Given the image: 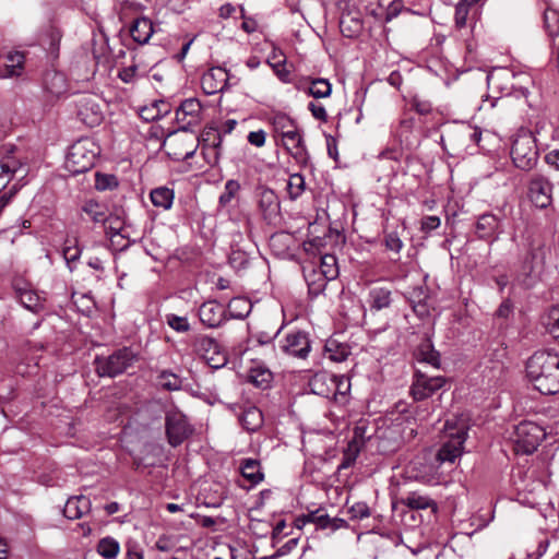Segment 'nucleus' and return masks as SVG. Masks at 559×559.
<instances>
[{
	"label": "nucleus",
	"instance_id": "bb28decb",
	"mask_svg": "<svg viewBox=\"0 0 559 559\" xmlns=\"http://www.w3.org/2000/svg\"><path fill=\"white\" fill-rule=\"evenodd\" d=\"M415 356L419 362L429 364L435 368H438L440 365V355L433 348V345L429 338H426L418 345L415 352Z\"/></svg>",
	"mask_w": 559,
	"mask_h": 559
},
{
	"label": "nucleus",
	"instance_id": "79ce46f5",
	"mask_svg": "<svg viewBox=\"0 0 559 559\" xmlns=\"http://www.w3.org/2000/svg\"><path fill=\"white\" fill-rule=\"evenodd\" d=\"M318 273L324 275L325 278L334 280L338 275L336 266V258L333 254H325L321 257V262Z\"/></svg>",
	"mask_w": 559,
	"mask_h": 559
},
{
	"label": "nucleus",
	"instance_id": "e433bc0d",
	"mask_svg": "<svg viewBox=\"0 0 559 559\" xmlns=\"http://www.w3.org/2000/svg\"><path fill=\"white\" fill-rule=\"evenodd\" d=\"M251 309V302L242 297L233 298L227 306V311L234 319H245L250 313Z\"/></svg>",
	"mask_w": 559,
	"mask_h": 559
},
{
	"label": "nucleus",
	"instance_id": "9b49d317",
	"mask_svg": "<svg viewBox=\"0 0 559 559\" xmlns=\"http://www.w3.org/2000/svg\"><path fill=\"white\" fill-rule=\"evenodd\" d=\"M445 383V379L441 376L429 377L420 370H416L409 393L415 401H423L432 396Z\"/></svg>",
	"mask_w": 559,
	"mask_h": 559
},
{
	"label": "nucleus",
	"instance_id": "bf43d9fd",
	"mask_svg": "<svg viewBox=\"0 0 559 559\" xmlns=\"http://www.w3.org/2000/svg\"><path fill=\"white\" fill-rule=\"evenodd\" d=\"M384 246L388 250L399 253L403 248V241L396 231H391L384 235Z\"/></svg>",
	"mask_w": 559,
	"mask_h": 559
},
{
	"label": "nucleus",
	"instance_id": "b1692460",
	"mask_svg": "<svg viewBox=\"0 0 559 559\" xmlns=\"http://www.w3.org/2000/svg\"><path fill=\"white\" fill-rule=\"evenodd\" d=\"M82 213L85 214L86 219L103 224L108 219L109 210L106 204L91 199L82 205Z\"/></svg>",
	"mask_w": 559,
	"mask_h": 559
},
{
	"label": "nucleus",
	"instance_id": "423d86ee",
	"mask_svg": "<svg viewBox=\"0 0 559 559\" xmlns=\"http://www.w3.org/2000/svg\"><path fill=\"white\" fill-rule=\"evenodd\" d=\"M545 436L544 429L537 424L533 421L520 423L515 427L513 435L515 451L522 454H532Z\"/></svg>",
	"mask_w": 559,
	"mask_h": 559
},
{
	"label": "nucleus",
	"instance_id": "a878e982",
	"mask_svg": "<svg viewBox=\"0 0 559 559\" xmlns=\"http://www.w3.org/2000/svg\"><path fill=\"white\" fill-rule=\"evenodd\" d=\"M240 473L242 477L249 481L250 486H255L263 480V473L258 460L245 459L240 464Z\"/></svg>",
	"mask_w": 559,
	"mask_h": 559
},
{
	"label": "nucleus",
	"instance_id": "7c9ffc66",
	"mask_svg": "<svg viewBox=\"0 0 559 559\" xmlns=\"http://www.w3.org/2000/svg\"><path fill=\"white\" fill-rule=\"evenodd\" d=\"M324 353L330 360L342 362L346 360L350 350L346 344L341 343L335 338H329L324 346Z\"/></svg>",
	"mask_w": 559,
	"mask_h": 559
},
{
	"label": "nucleus",
	"instance_id": "7ed1b4c3",
	"mask_svg": "<svg viewBox=\"0 0 559 559\" xmlns=\"http://www.w3.org/2000/svg\"><path fill=\"white\" fill-rule=\"evenodd\" d=\"M510 156L518 169L523 171L534 169L539 157L534 135L528 131L515 134L511 143Z\"/></svg>",
	"mask_w": 559,
	"mask_h": 559
},
{
	"label": "nucleus",
	"instance_id": "de8ad7c7",
	"mask_svg": "<svg viewBox=\"0 0 559 559\" xmlns=\"http://www.w3.org/2000/svg\"><path fill=\"white\" fill-rule=\"evenodd\" d=\"M415 314L420 319H426L431 316V311L436 308V300L430 295L423 298L418 304L412 306Z\"/></svg>",
	"mask_w": 559,
	"mask_h": 559
},
{
	"label": "nucleus",
	"instance_id": "2eb2a0df",
	"mask_svg": "<svg viewBox=\"0 0 559 559\" xmlns=\"http://www.w3.org/2000/svg\"><path fill=\"white\" fill-rule=\"evenodd\" d=\"M194 349L212 368H219L226 362V357L221 353L218 343L214 338L198 337L194 342Z\"/></svg>",
	"mask_w": 559,
	"mask_h": 559
},
{
	"label": "nucleus",
	"instance_id": "f257e3e1",
	"mask_svg": "<svg viewBox=\"0 0 559 559\" xmlns=\"http://www.w3.org/2000/svg\"><path fill=\"white\" fill-rule=\"evenodd\" d=\"M526 376L535 390L545 395L559 392V355L550 350L534 353L526 362Z\"/></svg>",
	"mask_w": 559,
	"mask_h": 559
},
{
	"label": "nucleus",
	"instance_id": "c85d7f7f",
	"mask_svg": "<svg viewBox=\"0 0 559 559\" xmlns=\"http://www.w3.org/2000/svg\"><path fill=\"white\" fill-rule=\"evenodd\" d=\"M499 221L493 214H483L476 224V234L481 239H489L495 236Z\"/></svg>",
	"mask_w": 559,
	"mask_h": 559
},
{
	"label": "nucleus",
	"instance_id": "393cba45",
	"mask_svg": "<svg viewBox=\"0 0 559 559\" xmlns=\"http://www.w3.org/2000/svg\"><path fill=\"white\" fill-rule=\"evenodd\" d=\"M297 88L306 92L314 98H325L332 93V85L325 79H313L310 81L309 85H306L304 82H299L297 84Z\"/></svg>",
	"mask_w": 559,
	"mask_h": 559
},
{
	"label": "nucleus",
	"instance_id": "09e8293b",
	"mask_svg": "<svg viewBox=\"0 0 559 559\" xmlns=\"http://www.w3.org/2000/svg\"><path fill=\"white\" fill-rule=\"evenodd\" d=\"M21 304L23 307L34 313H38L45 309L44 302L33 292H25L21 294Z\"/></svg>",
	"mask_w": 559,
	"mask_h": 559
},
{
	"label": "nucleus",
	"instance_id": "864d4df0",
	"mask_svg": "<svg viewBox=\"0 0 559 559\" xmlns=\"http://www.w3.org/2000/svg\"><path fill=\"white\" fill-rule=\"evenodd\" d=\"M158 384L163 389L175 391L181 388V380L171 372L163 371L158 377Z\"/></svg>",
	"mask_w": 559,
	"mask_h": 559
},
{
	"label": "nucleus",
	"instance_id": "39448f33",
	"mask_svg": "<svg viewBox=\"0 0 559 559\" xmlns=\"http://www.w3.org/2000/svg\"><path fill=\"white\" fill-rule=\"evenodd\" d=\"M138 359V354L130 347H123L107 357L95 358V370L99 377L114 378L124 372Z\"/></svg>",
	"mask_w": 559,
	"mask_h": 559
},
{
	"label": "nucleus",
	"instance_id": "c9c22d12",
	"mask_svg": "<svg viewBox=\"0 0 559 559\" xmlns=\"http://www.w3.org/2000/svg\"><path fill=\"white\" fill-rule=\"evenodd\" d=\"M24 63V55L19 51L9 52L5 57V72L0 74L2 78H12L21 74Z\"/></svg>",
	"mask_w": 559,
	"mask_h": 559
},
{
	"label": "nucleus",
	"instance_id": "c756f323",
	"mask_svg": "<svg viewBox=\"0 0 559 559\" xmlns=\"http://www.w3.org/2000/svg\"><path fill=\"white\" fill-rule=\"evenodd\" d=\"M150 199L154 206L166 211L173 205L175 192L168 187H157L151 191Z\"/></svg>",
	"mask_w": 559,
	"mask_h": 559
},
{
	"label": "nucleus",
	"instance_id": "aec40b11",
	"mask_svg": "<svg viewBox=\"0 0 559 559\" xmlns=\"http://www.w3.org/2000/svg\"><path fill=\"white\" fill-rule=\"evenodd\" d=\"M227 82V72L221 68H212L201 78V87L206 95H214L223 91Z\"/></svg>",
	"mask_w": 559,
	"mask_h": 559
},
{
	"label": "nucleus",
	"instance_id": "5fc2aeb1",
	"mask_svg": "<svg viewBox=\"0 0 559 559\" xmlns=\"http://www.w3.org/2000/svg\"><path fill=\"white\" fill-rule=\"evenodd\" d=\"M118 186L116 176L110 174L96 173L95 188L99 191L110 190Z\"/></svg>",
	"mask_w": 559,
	"mask_h": 559
},
{
	"label": "nucleus",
	"instance_id": "6e6552de",
	"mask_svg": "<svg viewBox=\"0 0 559 559\" xmlns=\"http://www.w3.org/2000/svg\"><path fill=\"white\" fill-rule=\"evenodd\" d=\"M511 479L519 492L537 493L545 489V479L537 466L519 465L512 471Z\"/></svg>",
	"mask_w": 559,
	"mask_h": 559
},
{
	"label": "nucleus",
	"instance_id": "680f3d73",
	"mask_svg": "<svg viewBox=\"0 0 559 559\" xmlns=\"http://www.w3.org/2000/svg\"><path fill=\"white\" fill-rule=\"evenodd\" d=\"M217 136H218L217 128H209L202 134L203 142L206 145L216 150V155L219 154V142H215V139H217Z\"/></svg>",
	"mask_w": 559,
	"mask_h": 559
},
{
	"label": "nucleus",
	"instance_id": "4c0bfd02",
	"mask_svg": "<svg viewBox=\"0 0 559 559\" xmlns=\"http://www.w3.org/2000/svg\"><path fill=\"white\" fill-rule=\"evenodd\" d=\"M45 86L53 95L59 96L66 92V80L59 72H48L45 76Z\"/></svg>",
	"mask_w": 559,
	"mask_h": 559
},
{
	"label": "nucleus",
	"instance_id": "a211bd4d",
	"mask_svg": "<svg viewBox=\"0 0 559 559\" xmlns=\"http://www.w3.org/2000/svg\"><path fill=\"white\" fill-rule=\"evenodd\" d=\"M467 432L459 430L445 441L437 453V460L440 463H453L462 454L463 444L466 440Z\"/></svg>",
	"mask_w": 559,
	"mask_h": 559
},
{
	"label": "nucleus",
	"instance_id": "a18cd8bd",
	"mask_svg": "<svg viewBox=\"0 0 559 559\" xmlns=\"http://www.w3.org/2000/svg\"><path fill=\"white\" fill-rule=\"evenodd\" d=\"M299 522H302V524L313 523L317 525V527L321 530H326L329 523V515L324 513L322 510H316L309 512L306 515L299 516L298 523Z\"/></svg>",
	"mask_w": 559,
	"mask_h": 559
},
{
	"label": "nucleus",
	"instance_id": "cd10ccee",
	"mask_svg": "<svg viewBox=\"0 0 559 559\" xmlns=\"http://www.w3.org/2000/svg\"><path fill=\"white\" fill-rule=\"evenodd\" d=\"M239 420L247 431L254 432L263 425V415L258 407L249 406L243 409Z\"/></svg>",
	"mask_w": 559,
	"mask_h": 559
},
{
	"label": "nucleus",
	"instance_id": "a19ab883",
	"mask_svg": "<svg viewBox=\"0 0 559 559\" xmlns=\"http://www.w3.org/2000/svg\"><path fill=\"white\" fill-rule=\"evenodd\" d=\"M306 190L305 177L299 174H293L289 176L287 182V193L290 200H297Z\"/></svg>",
	"mask_w": 559,
	"mask_h": 559
},
{
	"label": "nucleus",
	"instance_id": "72a5a7b5",
	"mask_svg": "<svg viewBox=\"0 0 559 559\" xmlns=\"http://www.w3.org/2000/svg\"><path fill=\"white\" fill-rule=\"evenodd\" d=\"M272 380V372L262 366L251 368L248 374V381L262 390L270 388Z\"/></svg>",
	"mask_w": 559,
	"mask_h": 559
},
{
	"label": "nucleus",
	"instance_id": "49530a36",
	"mask_svg": "<svg viewBox=\"0 0 559 559\" xmlns=\"http://www.w3.org/2000/svg\"><path fill=\"white\" fill-rule=\"evenodd\" d=\"M240 191V183L237 180L229 179L225 182L224 191L218 198V203L221 206H227L231 200L238 194Z\"/></svg>",
	"mask_w": 559,
	"mask_h": 559
},
{
	"label": "nucleus",
	"instance_id": "338daca9",
	"mask_svg": "<svg viewBox=\"0 0 559 559\" xmlns=\"http://www.w3.org/2000/svg\"><path fill=\"white\" fill-rule=\"evenodd\" d=\"M247 140L251 145L255 147H262L266 141V133L262 129L258 131H251L249 132Z\"/></svg>",
	"mask_w": 559,
	"mask_h": 559
},
{
	"label": "nucleus",
	"instance_id": "ddd939ff",
	"mask_svg": "<svg viewBox=\"0 0 559 559\" xmlns=\"http://www.w3.org/2000/svg\"><path fill=\"white\" fill-rule=\"evenodd\" d=\"M103 225L115 250L123 251L130 246L129 228L124 226V222L119 216H112L109 213L107 222L103 223Z\"/></svg>",
	"mask_w": 559,
	"mask_h": 559
},
{
	"label": "nucleus",
	"instance_id": "dca6fc26",
	"mask_svg": "<svg viewBox=\"0 0 559 559\" xmlns=\"http://www.w3.org/2000/svg\"><path fill=\"white\" fill-rule=\"evenodd\" d=\"M169 411L166 401L153 399L142 405V426L145 428H160L163 415Z\"/></svg>",
	"mask_w": 559,
	"mask_h": 559
},
{
	"label": "nucleus",
	"instance_id": "9d476101",
	"mask_svg": "<svg viewBox=\"0 0 559 559\" xmlns=\"http://www.w3.org/2000/svg\"><path fill=\"white\" fill-rule=\"evenodd\" d=\"M552 183L543 175L531 177L527 186V195L531 202L539 209H547L552 202Z\"/></svg>",
	"mask_w": 559,
	"mask_h": 559
},
{
	"label": "nucleus",
	"instance_id": "8fccbe9b",
	"mask_svg": "<svg viewBox=\"0 0 559 559\" xmlns=\"http://www.w3.org/2000/svg\"><path fill=\"white\" fill-rule=\"evenodd\" d=\"M335 390H332L331 399H334L336 402L344 403L346 401L347 393L350 390V382L345 377L335 376Z\"/></svg>",
	"mask_w": 559,
	"mask_h": 559
},
{
	"label": "nucleus",
	"instance_id": "13d9d810",
	"mask_svg": "<svg viewBox=\"0 0 559 559\" xmlns=\"http://www.w3.org/2000/svg\"><path fill=\"white\" fill-rule=\"evenodd\" d=\"M200 111L201 104L197 99L189 98L181 103L177 115L179 116L180 114H182L197 117L200 114Z\"/></svg>",
	"mask_w": 559,
	"mask_h": 559
},
{
	"label": "nucleus",
	"instance_id": "6e6d98bb",
	"mask_svg": "<svg viewBox=\"0 0 559 559\" xmlns=\"http://www.w3.org/2000/svg\"><path fill=\"white\" fill-rule=\"evenodd\" d=\"M166 322L174 331L179 333H185L190 330V324L187 317L169 313L166 316Z\"/></svg>",
	"mask_w": 559,
	"mask_h": 559
},
{
	"label": "nucleus",
	"instance_id": "e2e57ef3",
	"mask_svg": "<svg viewBox=\"0 0 559 559\" xmlns=\"http://www.w3.org/2000/svg\"><path fill=\"white\" fill-rule=\"evenodd\" d=\"M276 76L283 83H290V71L285 68V60H280L275 63H271Z\"/></svg>",
	"mask_w": 559,
	"mask_h": 559
},
{
	"label": "nucleus",
	"instance_id": "774afa93",
	"mask_svg": "<svg viewBox=\"0 0 559 559\" xmlns=\"http://www.w3.org/2000/svg\"><path fill=\"white\" fill-rule=\"evenodd\" d=\"M548 333L559 342V316H550L546 322Z\"/></svg>",
	"mask_w": 559,
	"mask_h": 559
},
{
	"label": "nucleus",
	"instance_id": "f3484780",
	"mask_svg": "<svg viewBox=\"0 0 559 559\" xmlns=\"http://www.w3.org/2000/svg\"><path fill=\"white\" fill-rule=\"evenodd\" d=\"M257 203L265 221H272L280 211V201L274 190L267 187L257 189Z\"/></svg>",
	"mask_w": 559,
	"mask_h": 559
},
{
	"label": "nucleus",
	"instance_id": "4d7b16f0",
	"mask_svg": "<svg viewBox=\"0 0 559 559\" xmlns=\"http://www.w3.org/2000/svg\"><path fill=\"white\" fill-rule=\"evenodd\" d=\"M352 520H362L370 516V508L366 502H355L348 508Z\"/></svg>",
	"mask_w": 559,
	"mask_h": 559
},
{
	"label": "nucleus",
	"instance_id": "58836bf2",
	"mask_svg": "<svg viewBox=\"0 0 559 559\" xmlns=\"http://www.w3.org/2000/svg\"><path fill=\"white\" fill-rule=\"evenodd\" d=\"M306 281L308 284L309 294L312 296H318L324 292L326 284L330 278H325V276L313 270L308 275H306Z\"/></svg>",
	"mask_w": 559,
	"mask_h": 559
},
{
	"label": "nucleus",
	"instance_id": "f8f14e48",
	"mask_svg": "<svg viewBox=\"0 0 559 559\" xmlns=\"http://www.w3.org/2000/svg\"><path fill=\"white\" fill-rule=\"evenodd\" d=\"M75 107L79 120L85 126L93 128L103 121V111L95 96H81L76 100Z\"/></svg>",
	"mask_w": 559,
	"mask_h": 559
},
{
	"label": "nucleus",
	"instance_id": "412c9836",
	"mask_svg": "<svg viewBox=\"0 0 559 559\" xmlns=\"http://www.w3.org/2000/svg\"><path fill=\"white\" fill-rule=\"evenodd\" d=\"M401 503L411 510H430L433 516H436L439 509L435 499L420 491L408 492L401 499Z\"/></svg>",
	"mask_w": 559,
	"mask_h": 559
},
{
	"label": "nucleus",
	"instance_id": "f704fd0d",
	"mask_svg": "<svg viewBox=\"0 0 559 559\" xmlns=\"http://www.w3.org/2000/svg\"><path fill=\"white\" fill-rule=\"evenodd\" d=\"M391 290L383 287H374L369 293L371 309L381 310L391 305Z\"/></svg>",
	"mask_w": 559,
	"mask_h": 559
},
{
	"label": "nucleus",
	"instance_id": "69168bd1",
	"mask_svg": "<svg viewBox=\"0 0 559 559\" xmlns=\"http://www.w3.org/2000/svg\"><path fill=\"white\" fill-rule=\"evenodd\" d=\"M136 72H138V64L136 63H132L128 67H123L120 71H119V78L126 82V83H131L133 82L135 79H136Z\"/></svg>",
	"mask_w": 559,
	"mask_h": 559
},
{
	"label": "nucleus",
	"instance_id": "052dcab7",
	"mask_svg": "<svg viewBox=\"0 0 559 559\" xmlns=\"http://www.w3.org/2000/svg\"><path fill=\"white\" fill-rule=\"evenodd\" d=\"M468 14V9H466L463 4H456L454 14V22L456 28L462 29L467 25Z\"/></svg>",
	"mask_w": 559,
	"mask_h": 559
},
{
	"label": "nucleus",
	"instance_id": "5701e85b",
	"mask_svg": "<svg viewBox=\"0 0 559 559\" xmlns=\"http://www.w3.org/2000/svg\"><path fill=\"white\" fill-rule=\"evenodd\" d=\"M91 501L85 496L71 497L67 500L63 514L69 520H76L90 512Z\"/></svg>",
	"mask_w": 559,
	"mask_h": 559
},
{
	"label": "nucleus",
	"instance_id": "6ab92c4d",
	"mask_svg": "<svg viewBox=\"0 0 559 559\" xmlns=\"http://www.w3.org/2000/svg\"><path fill=\"white\" fill-rule=\"evenodd\" d=\"M226 310L215 300L203 302L199 308L200 321L207 328L219 326L225 319Z\"/></svg>",
	"mask_w": 559,
	"mask_h": 559
},
{
	"label": "nucleus",
	"instance_id": "0eeeda50",
	"mask_svg": "<svg viewBox=\"0 0 559 559\" xmlns=\"http://www.w3.org/2000/svg\"><path fill=\"white\" fill-rule=\"evenodd\" d=\"M165 431L171 447L180 445L192 433L193 429L186 415L176 406L169 408L165 417Z\"/></svg>",
	"mask_w": 559,
	"mask_h": 559
},
{
	"label": "nucleus",
	"instance_id": "20e7f679",
	"mask_svg": "<svg viewBox=\"0 0 559 559\" xmlns=\"http://www.w3.org/2000/svg\"><path fill=\"white\" fill-rule=\"evenodd\" d=\"M99 147L91 139H81L73 143L66 157V168L72 175L88 171L95 164Z\"/></svg>",
	"mask_w": 559,
	"mask_h": 559
},
{
	"label": "nucleus",
	"instance_id": "37998d69",
	"mask_svg": "<svg viewBox=\"0 0 559 559\" xmlns=\"http://www.w3.org/2000/svg\"><path fill=\"white\" fill-rule=\"evenodd\" d=\"M544 25L550 37L559 35V12L555 9H546L544 12Z\"/></svg>",
	"mask_w": 559,
	"mask_h": 559
},
{
	"label": "nucleus",
	"instance_id": "f03ea898",
	"mask_svg": "<svg viewBox=\"0 0 559 559\" xmlns=\"http://www.w3.org/2000/svg\"><path fill=\"white\" fill-rule=\"evenodd\" d=\"M548 255L549 248L544 243L532 246L521 263L515 283L524 289L534 287L542 280Z\"/></svg>",
	"mask_w": 559,
	"mask_h": 559
},
{
	"label": "nucleus",
	"instance_id": "603ef678",
	"mask_svg": "<svg viewBox=\"0 0 559 559\" xmlns=\"http://www.w3.org/2000/svg\"><path fill=\"white\" fill-rule=\"evenodd\" d=\"M147 142H154V152L155 154L159 153V151L165 145V132L158 126H151L146 136Z\"/></svg>",
	"mask_w": 559,
	"mask_h": 559
},
{
	"label": "nucleus",
	"instance_id": "0e129e2a",
	"mask_svg": "<svg viewBox=\"0 0 559 559\" xmlns=\"http://www.w3.org/2000/svg\"><path fill=\"white\" fill-rule=\"evenodd\" d=\"M80 255H81V250L76 246H73V247L69 246L63 249V258H64L70 271L73 270L72 264L80 258Z\"/></svg>",
	"mask_w": 559,
	"mask_h": 559
},
{
	"label": "nucleus",
	"instance_id": "3c124183",
	"mask_svg": "<svg viewBox=\"0 0 559 559\" xmlns=\"http://www.w3.org/2000/svg\"><path fill=\"white\" fill-rule=\"evenodd\" d=\"M359 453V448L356 442H349L347 448L345 449L341 463L337 467L338 471L346 469L350 467L357 460Z\"/></svg>",
	"mask_w": 559,
	"mask_h": 559
},
{
	"label": "nucleus",
	"instance_id": "1a4fd4ad",
	"mask_svg": "<svg viewBox=\"0 0 559 559\" xmlns=\"http://www.w3.org/2000/svg\"><path fill=\"white\" fill-rule=\"evenodd\" d=\"M277 348L284 355L306 359L311 350V342L308 333L292 331L278 340Z\"/></svg>",
	"mask_w": 559,
	"mask_h": 559
},
{
	"label": "nucleus",
	"instance_id": "ea45409f",
	"mask_svg": "<svg viewBox=\"0 0 559 559\" xmlns=\"http://www.w3.org/2000/svg\"><path fill=\"white\" fill-rule=\"evenodd\" d=\"M272 126L274 129V132L277 136H282L292 130H294L297 126L295 120H293L290 117H288L285 114H277L272 119Z\"/></svg>",
	"mask_w": 559,
	"mask_h": 559
},
{
	"label": "nucleus",
	"instance_id": "4468645a",
	"mask_svg": "<svg viewBox=\"0 0 559 559\" xmlns=\"http://www.w3.org/2000/svg\"><path fill=\"white\" fill-rule=\"evenodd\" d=\"M281 140L285 150L290 154L297 164L302 167L308 165L310 156L304 141L302 132L298 127L282 135Z\"/></svg>",
	"mask_w": 559,
	"mask_h": 559
},
{
	"label": "nucleus",
	"instance_id": "4be33fe9",
	"mask_svg": "<svg viewBox=\"0 0 559 559\" xmlns=\"http://www.w3.org/2000/svg\"><path fill=\"white\" fill-rule=\"evenodd\" d=\"M335 376L326 372H317L309 380V388L316 395L331 399L332 390H335Z\"/></svg>",
	"mask_w": 559,
	"mask_h": 559
},
{
	"label": "nucleus",
	"instance_id": "c03bdc74",
	"mask_svg": "<svg viewBox=\"0 0 559 559\" xmlns=\"http://www.w3.org/2000/svg\"><path fill=\"white\" fill-rule=\"evenodd\" d=\"M97 552L106 559H114L119 552V544L114 538H103L97 545Z\"/></svg>",
	"mask_w": 559,
	"mask_h": 559
},
{
	"label": "nucleus",
	"instance_id": "2f4dec72",
	"mask_svg": "<svg viewBox=\"0 0 559 559\" xmlns=\"http://www.w3.org/2000/svg\"><path fill=\"white\" fill-rule=\"evenodd\" d=\"M23 167L21 160L13 157H7L0 163V191L5 188L13 176Z\"/></svg>",
	"mask_w": 559,
	"mask_h": 559
},
{
	"label": "nucleus",
	"instance_id": "473e14b6",
	"mask_svg": "<svg viewBox=\"0 0 559 559\" xmlns=\"http://www.w3.org/2000/svg\"><path fill=\"white\" fill-rule=\"evenodd\" d=\"M169 112V104L163 99L152 100L151 105L142 106V120L155 121Z\"/></svg>",
	"mask_w": 559,
	"mask_h": 559
}]
</instances>
